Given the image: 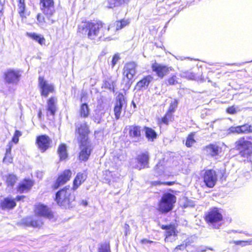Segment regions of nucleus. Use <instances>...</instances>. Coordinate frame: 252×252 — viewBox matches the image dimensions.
<instances>
[{
  "instance_id": "nucleus-1",
  "label": "nucleus",
  "mask_w": 252,
  "mask_h": 252,
  "mask_svg": "<svg viewBox=\"0 0 252 252\" xmlns=\"http://www.w3.org/2000/svg\"><path fill=\"white\" fill-rule=\"evenodd\" d=\"M75 133L79 144L80 152L79 159L81 161H87L93 150V147L88 139L89 127L86 123L76 124Z\"/></svg>"
},
{
  "instance_id": "nucleus-2",
  "label": "nucleus",
  "mask_w": 252,
  "mask_h": 252,
  "mask_svg": "<svg viewBox=\"0 0 252 252\" xmlns=\"http://www.w3.org/2000/svg\"><path fill=\"white\" fill-rule=\"evenodd\" d=\"M104 24L101 21L82 22L78 26V31L83 34L87 35L91 39H100L106 31Z\"/></svg>"
},
{
  "instance_id": "nucleus-3",
  "label": "nucleus",
  "mask_w": 252,
  "mask_h": 252,
  "mask_svg": "<svg viewBox=\"0 0 252 252\" xmlns=\"http://www.w3.org/2000/svg\"><path fill=\"white\" fill-rule=\"evenodd\" d=\"M72 189L69 187H65L56 193L55 200L58 205L62 208H70L71 203L75 200Z\"/></svg>"
},
{
  "instance_id": "nucleus-4",
  "label": "nucleus",
  "mask_w": 252,
  "mask_h": 252,
  "mask_svg": "<svg viewBox=\"0 0 252 252\" xmlns=\"http://www.w3.org/2000/svg\"><path fill=\"white\" fill-rule=\"evenodd\" d=\"M249 138L241 137L235 143V149L244 157H250V161L252 164V142Z\"/></svg>"
},
{
  "instance_id": "nucleus-5",
  "label": "nucleus",
  "mask_w": 252,
  "mask_h": 252,
  "mask_svg": "<svg viewBox=\"0 0 252 252\" xmlns=\"http://www.w3.org/2000/svg\"><path fill=\"white\" fill-rule=\"evenodd\" d=\"M176 202V197L170 193H164L161 198L158 205V210L162 213H166L171 211Z\"/></svg>"
},
{
  "instance_id": "nucleus-6",
  "label": "nucleus",
  "mask_w": 252,
  "mask_h": 252,
  "mask_svg": "<svg viewBox=\"0 0 252 252\" xmlns=\"http://www.w3.org/2000/svg\"><path fill=\"white\" fill-rule=\"evenodd\" d=\"M40 4L41 9L49 21V24H53L55 21L53 18L55 13L53 0H40Z\"/></svg>"
},
{
  "instance_id": "nucleus-7",
  "label": "nucleus",
  "mask_w": 252,
  "mask_h": 252,
  "mask_svg": "<svg viewBox=\"0 0 252 252\" xmlns=\"http://www.w3.org/2000/svg\"><path fill=\"white\" fill-rule=\"evenodd\" d=\"M222 219L223 217L220 210L218 208L211 209L205 217L206 221L215 228H219L220 224L219 223Z\"/></svg>"
},
{
  "instance_id": "nucleus-8",
  "label": "nucleus",
  "mask_w": 252,
  "mask_h": 252,
  "mask_svg": "<svg viewBox=\"0 0 252 252\" xmlns=\"http://www.w3.org/2000/svg\"><path fill=\"white\" fill-rule=\"evenodd\" d=\"M137 65L134 62H130L126 64L124 67L123 83H126V87L128 89L132 84V80L136 73Z\"/></svg>"
},
{
  "instance_id": "nucleus-9",
  "label": "nucleus",
  "mask_w": 252,
  "mask_h": 252,
  "mask_svg": "<svg viewBox=\"0 0 252 252\" xmlns=\"http://www.w3.org/2000/svg\"><path fill=\"white\" fill-rule=\"evenodd\" d=\"M38 85L40 89L41 95L44 97H47L49 93H53L54 87L51 84H49L42 77L38 78Z\"/></svg>"
},
{
  "instance_id": "nucleus-10",
  "label": "nucleus",
  "mask_w": 252,
  "mask_h": 252,
  "mask_svg": "<svg viewBox=\"0 0 252 252\" xmlns=\"http://www.w3.org/2000/svg\"><path fill=\"white\" fill-rule=\"evenodd\" d=\"M126 106V101L124 95L120 94L116 98V102L114 107V111L116 120L119 119L123 108Z\"/></svg>"
},
{
  "instance_id": "nucleus-11",
  "label": "nucleus",
  "mask_w": 252,
  "mask_h": 252,
  "mask_svg": "<svg viewBox=\"0 0 252 252\" xmlns=\"http://www.w3.org/2000/svg\"><path fill=\"white\" fill-rule=\"evenodd\" d=\"M141 127L132 125L128 126V135L133 142H139L142 139Z\"/></svg>"
},
{
  "instance_id": "nucleus-12",
  "label": "nucleus",
  "mask_w": 252,
  "mask_h": 252,
  "mask_svg": "<svg viewBox=\"0 0 252 252\" xmlns=\"http://www.w3.org/2000/svg\"><path fill=\"white\" fill-rule=\"evenodd\" d=\"M51 142V139L46 135H41L36 138V143L42 152H44L50 147Z\"/></svg>"
},
{
  "instance_id": "nucleus-13",
  "label": "nucleus",
  "mask_w": 252,
  "mask_h": 252,
  "mask_svg": "<svg viewBox=\"0 0 252 252\" xmlns=\"http://www.w3.org/2000/svg\"><path fill=\"white\" fill-rule=\"evenodd\" d=\"M204 182L209 188H213L216 184L217 178L216 172L213 170H208L204 174Z\"/></svg>"
},
{
  "instance_id": "nucleus-14",
  "label": "nucleus",
  "mask_w": 252,
  "mask_h": 252,
  "mask_svg": "<svg viewBox=\"0 0 252 252\" xmlns=\"http://www.w3.org/2000/svg\"><path fill=\"white\" fill-rule=\"evenodd\" d=\"M21 75L19 71L10 69L5 73V80L9 84H17Z\"/></svg>"
},
{
  "instance_id": "nucleus-15",
  "label": "nucleus",
  "mask_w": 252,
  "mask_h": 252,
  "mask_svg": "<svg viewBox=\"0 0 252 252\" xmlns=\"http://www.w3.org/2000/svg\"><path fill=\"white\" fill-rule=\"evenodd\" d=\"M137 164L135 165L134 168L139 170L148 167L149 156L147 152L139 155L136 158Z\"/></svg>"
},
{
  "instance_id": "nucleus-16",
  "label": "nucleus",
  "mask_w": 252,
  "mask_h": 252,
  "mask_svg": "<svg viewBox=\"0 0 252 252\" xmlns=\"http://www.w3.org/2000/svg\"><path fill=\"white\" fill-rule=\"evenodd\" d=\"M152 68L153 71L155 72L157 75L161 78L168 74L170 70H172L171 67H167L157 63H154L152 66Z\"/></svg>"
},
{
  "instance_id": "nucleus-17",
  "label": "nucleus",
  "mask_w": 252,
  "mask_h": 252,
  "mask_svg": "<svg viewBox=\"0 0 252 252\" xmlns=\"http://www.w3.org/2000/svg\"><path fill=\"white\" fill-rule=\"evenodd\" d=\"M35 213L38 216H43L51 219L53 218V214L47 206L39 204L35 206Z\"/></svg>"
},
{
  "instance_id": "nucleus-18",
  "label": "nucleus",
  "mask_w": 252,
  "mask_h": 252,
  "mask_svg": "<svg viewBox=\"0 0 252 252\" xmlns=\"http://www.w3.org/2000/svg\"><path fill=\"white\" fill-rule=\"evenodd\" d=\"M22 223L26 226L32 227H40L43 222L38 219V217H28L22 220Z\"/></svg>"
},
{
  "instance_id": "nucleus-19",
  "label": "nucleus",
  "mask_w": 252,
  "mask_h": 252,
  "mask_svg": "<svg viewBox=\"0 0 252 252\" xmlns=\"http://www.w3.org/2000/svg\"><path fill=\"white\" fill-rule=\"evenodd\" d=\"M71 174V172L70 170H64L63 172L57 179L55 184V188H58L61 185L65 184L70 179Z\"/></svg>"
},
{
  "instance_id": "nucleus-20",
  "label": "nucleus",
  "mask_w": 252,
  "mask_h": 252,
  "mask_svg": "<svg viewBox=\"0 0 252 252\" xmlns=\"http://www.w3.org/2000/svg\"><path fill=\"white\" fill-rule=\"evenodd\" d=\"M153 80V77L151 75L145 76L142 79L137 82L136 88L138 90L146 89L150 82Z\"/></svg>"
},
{
  "instance_id": "nucleus-21",
  "label": "nucleus",
  "mask_w": 252,
  "mask_h": 252,
  "mask_svg": "<svg viewBox=\"0 0 252 252\" xmlns=\"http://www.w3.org/2000/svg\"><path fill=\"white\" fill-rule=\"evenodd\" d=\"M57 99L56 97H50L47 102V110L52 116H54L57 111Z\"/></svg>"
},
{
  "instance_id": "nucleus-22",
  "label": "nucleus",
  "mask_w": 252,
  "mask_h": 252,
  "mask_svg": "<svg viewBox=\"0 0 252 252\" xmlns=\"http://www.w3.org/2000/svg\"><path fill=\"white\" fill-rule=\"evenodd\" d=\"M204 150L207 155L214 157L219 155L220 149L218 145L211 144L204 148Z\"/></svg>"
},
{
  "instance_id": "nucleus-23",
  "label": "nucleus",
  "mask_w": 252,
  "mask_h": 252,
  "mask_svg": "<svg viewBox=\"0 0 252 252\" xmlns=\"http://www.w3.org/2000/svg\"><path fill=\"white\" fill-rule=\"evenodd\" d=\"M15 200L9 197L5 198L0 203L2 209H12L16 206Z\"/></svg>"
},
{
  "instance_id": "nucleus-24",
  "label": "nucleus",
  "mask_w": 252,
  "mask_h": 252,
  "mask_svg": "<svg viewBox=\"0 0 252 252\" xmlns=\"http://www.w3.org/2000/svg\"><path fill=\"white\" fill-rule=\"evenodd\" d=\"M32 186L33 183L31 180L26 179L19 184L18 189L22 193L30 189Z\"/></svg>"
},
{
  "instance_id": "nucleus-25",
  "label": "nucleus",
  "mask_w": 252,
  "mask_h": 252,
  "mask_svg": "<svg viewBox=\"0 0 252 252\" xmlns=\"http://www.w3.org/2000/svg\"><path fill=\"white\" fill-rule=\"evenodd\" d=\"M86 179V175L84 174L79 173L73 181V189H77L78 187Z\"/></svg>"
},
{
  "instance_id": "nucleus-26",
  "label": "nucleus",
  "mask_w": 252,
  "mask_h": 252,
  "mask_svg": "<svg viewBox=\"0 0 252 252\" xmlns=\"http://www.w3.org/2000/svg\"><path fill=\"white\" fill-rule=\"evenodd\" d=\"M27 35L32 39L37 42L41 45L45 44V39L41 34L35 32H30L27 33Z\"/></svg>"
},
{
  "instance_id": "nucleus-27",
  "label": "nucleus",
  "mask_w": 252,
  "mask_h": 252,
  "mask_svg": "<svg viewBox=\"0 0 252 252\" xmlns=\"http://www.w3.org/2000/svg\"><path fill=\"white\" fill-rule=\"evenodd\" d=\"M12 144L9 143L6 149L5 156L3 159V162L6 164H9L12 162L13 158L11 156V148Z\"/></svg>"
},
{
  "instance_id": "nucleus-28",
  "label": "nucleus",
  "mask_w": 252,
  "mask_h": 252,
  "mask_svg": "<svg viewBox=\"0 0 252 252\" xmlns=\"http://www.w3.org/2000/svg\"><path fill=\"white\" fill-rule=\"evenodd\" d=\"M90 108L86 103H82L79 109V115L83 118H87L90 114Z\"/></svg>"
},
{
  "instance_id": "nucleus-29",
  "label": "nucleus",
  "mask_w": 252,
  "mask_h": 252,
  "mask_svg": "<svg viewBox=\"0 0 252 252\" xmlns=\"http://www.w3.org/2000/svg\"><path fill=\"white\" fill-rule=\"evenodd\" d=\"M145 135L149 141H154L157 138V134L156 131L151 128L145 126L144 127Z\"/></svg>"
},
{
  "instance_id": "nucleus-30",
  "label": "nucleus",
  "mask_w": 252,
  "mask_h": 252,
  "mask_svg": "<svg viewBox=\"0 0 252 252\" xmlns=\"http://www.w3.org/2000/svg\"><path fill=\"white\" fill-rule=\"evenodd\" d=\"M58 153L61 160L65 159L67 157L66 146L65 144H61L58 148Z\"/></svg>"
},
{
  "instance_id": "nucleus-31",
  "label": "nucleus",
  "mask_w": 252,
  "mask_h": 252,
  "mask_svg": "<svg viewBox=\"0 0 252 252\" xmlns=\"http://www.w3.org/2000/svg\"><path fill=\"white\" fill-rule=\"evenodd\" d=\"M6 183L8 187H12L17 180V177L12 174H8L6 177Z\"/></svg>"
},
{
  "instance_id": "nucleus-32",
  "label": "nucleus",
  "mask_w": 252,
  "mask_h": 252,
  "mask_svg": "<svg viewBox=\"0 0 252 252\" xmlns=\"http://www.w3.org/2000/svg\"><path fill=\"white\" fill-rule=\"evenodd\" d=\"M194 132H192L188 136L186 141V146L187 147H191L196 142L194 138Z\"/></svg>"
},
{
  "instance_id": "nucleus-33",
  "label": "nucleus",
  "mask_w": 252,
  "mask_h": 252,
  "mask_svg": "<svg viewBox=\"0 0 252 252\" xmlns=\"http://www.w3.org/2000/svg\"><path fill=\"white\" fill-rule=\"evenodd\" d=\"M129 23L128 20H122L120 21H117L116 26V30L118 31L122 29Z\"/></svg>"
},
{
  "instance_id": "nucleus-34",
  "label": "nucleus",
  "mask_w": 252,
  "mask_h": 252,
  "mask_svg": "<svg viewBox=\"0 0 252 252\" xmlns=\"http://www.w3.org/2000/svg\"><path fill=\"white\" fill-rule=\"evenodd\" d=\"M109 8H113L119 6L123 3V0H107Z\"/></svg>"
},
{
  "instance_id": "nucleus-35",
  "label": "nucleus",
  "mask_w": 252,
  "mask_h": 252,
  "mask_svg": "<svg viewBox=\"0 0 252 252\" xmlns=\"http://www.w3.org/2000/svg\"><path fill=\"white\" fill-rule=\"evenodd\" d=\"M178 104V101L177 99H174L171 100L169 109L168 110V112L171 113L172 114L175 112L176 108L177 107Z\"/></svg>"
},
{
  "instance_id": "nucleus-36",
  "label": "nucleus",
  "mask_w": 252,
  "mask_h": 252,
  "mask_svg": "<svg viewBox=\"0 0 252 252\" xmlns=\"http://www.w3.org/2000/svg\"><path fill=\"white\" fill-rule=\"evenodd\" d=\"M172 118V114L167 112L165 116L161 119V122L165 125H168L170 121H171Z\"/></svg>"
},
{
  "instance_id": "nucleus-37",
  "label": "nucleus",
  "mask_w": 252,
  "mask_h": 252,
  "mask_svg": "<svg viewBox=\"0 0 252 252\" xmlns=\"http://www.w3.org/2000/svg\"><path fill=\"white\" fill-rule=\"evenodd\" d=\"M227 134L232 133L240 134L241 130L240 126H231L227 130Z\"/></svg>"
},
{
  "instance_id": "nucleus-38",
  "label": "nucleus",
  "mask_w": 252,
  "mask_h": 252,
  "mask_svg": "<svg viewBox=\"0 0 252 252\" xmlns=\"http://www.w3.org/2000/svg\"><path fill=\"white\" fill-rule=\"evenodd\" d=\"M98 252H110L109 244L107 242L101 244L98 249Z\"/></svg>"
},
{
  "instance_id": "nucleus-39",
  "label": "nucleus",
  "mask_w": 252,
  "mask_h": 252,
  "mask_svg": "<svg viewBox=\"0 0 252 252\" xmlns=\"http://www.w3.org/2000/svg\"><path fill=\"white\" fill-rule=\"evenodd\" d=\"M180 75L182 77H185L190 80H193L195 77V74L190 71L182 72Z\"/></svg>"
},
{
  "instance_id": "nucleus-40",
  "label": "nucleus",
  "mask_w": 252,
  "mask_h": 252,
  "mask_svg": "<svg viewBox=\"0 0 252 252\" xmlns=\"http://www.w3.org/2000/svg\"><path fill=\"white\" fill-rule=\"evenodd\" d=\"M167 82V84L169 85H175L179 83L178 78L176 75H172L171 77H169Z\"/></svg>"
},
{
  "instance_id": "nucleus-41",
  "label": "nucleus",
  "mask_w": 252,
  "mask_h": 252,
  "mask_svg": "<svg viewBox=\"0 0 252 252\" xmlns=\"http://www.w3.org/2000/svg\"><path fill=\"white\" fill-rule=\"evenodd\" d=\"M166 238H168V237L172 236H173L174 237L177 236L175 229L172 226L170 227V228L166 231Z\"/></svg>"
},
{
  "instance_id": "nucleus-42",
  "label": "nucleus",
  "mask_w": 252,
  "mask_h": 252,
  "mask_svg": "<svg viewBox=\"0 0 252 252\" xmlns=\"http://www.w3.org/2000/svg\"><path fill=\"white\" fill-rule=\"evenodd\" d=\"M195 238L196 237L194 236H191L190 237L187 238L184 241L186 246H187L188 245H189L191 243H193L194 242Z\"/></svg>"
},
{
  "instance_id": "nucleus-43",
  "label": "nucleus",
  "mask_w": 252,
  "mask_h": 252,
  "mask_svg": "<svg viewBox=\"0 0 252 252\" xmlns=\"http://www.w3.org/2000/svg\"><path fill=\"white\" fill-rule=\"evenodd\" d=\"M21 132L19 130H16L14 135L12 138V141L15 143H17L19 141V137L21 135Z\"/></svg>"
},
{
  "instance_id": "nucleus-44",
  "label": "nucleus",
  "mask_w": 252,
  "mask_h": 252,
  "mask_svg": "<svg viewBox=\"0 0 252 252\" xmlns=\"http://www.w3.org/2000/svg\"><path fill=\"white\" fill-rule=\"evenodd\" d=\"M37 20L39 24L42 25L46 21L44 17L40 14H38L37 15Z\"/></svg>"
},
{
  "instance_id": "nucleus-45",
  "label": "nucleus",
  "mask_w": 252,
  "mask_h": 252,
  "mask_svg": "<svg viewBox=\"0 0 252 252\" xmlns=\"http://www.w3.org/2000/svg\"><path fill=\"white\" fill-rule=\"evenodd\" d=\"M19 13L21 17L24 16V11L25 10V4H18Z\"/></svg>"
},
{
  "instance_id": "nucleus-46",
  "label": "nucleus",
  "mask_w": 252,
  "mask_h": 252,
  "mask_svg": "<svg viewBox=\"0 0 252 252\" xmlns=\"http://www.w3.org/2000/svg\"><path fill=\"white\" fill-rule=\"evenodd\" d=\"M120 59V56L118 54H116L113 57L112 61V66H114Z\"/></svg>"
},
{
  "instance_id": "nucleus-47",
  "label": "nucleus",
  "mask_w": 252,
  "mask_h": 252,
  "mask_svg": "<svg viewBox=\"0 0 252 252\" xmlns=\"http://www.w3.org/2000/svg\"><path fill=\"white\" fill-rule=\"evenodd\" d=\"M241 133H248V124H245L242 126H240Z\"/></svg>"
},
{
  "instance_id": "nucleus-48",
  "label": "nucleus",
  "mask_w": 252,
  "mask_h": 252,
  "mask_svg": "<svg viewBox=\"0 0 252 252\" xmlns=\"http://www.w3.org/2000/svg\"><path fill=\"white\" fill-rule=\"evenodd\" d=\"M93 120L95 123L99 124L101 121V117L99 115H96L94 116Z\"/></svg>"
},
{
  "instance_id": "nucleus-49",
  "label": "nucleus",
  "mask_w": 252,
  "mask_h": 252,
  "mask_svg": "<svg viewBox=\"0 0 252 252\" xmlns=\"http://www.w3.org/2000/svg\"><path fill=\"white\" fill-rule=\"evenodd\" d=\"M226 111L228 113L231 114H234L236 112L235 108L234 106H231V107H228Z\"/></svg>"
},
{
  "instance_id": "nucleus-50",
  "label": "nucleus",
  "mask_w": 252,
  "mask_h": 252,
  "mask_svg": "<svg viewBox=\"0 0 252 252\" xmlns=\"http://www.w3.org/2000/svg\"><path fill=\"white\" fill-rule=\"evenodd\" d=\"M233 243L237 245H240L242 246H246V244H245V241H233Z\"/></svg>"
},
{
  "instance_id": "nucleus-51",
  "label": "nucleus",
  "mask_w": 252,
  "mask_h": 252,
  "mask_svg": "<svg viewBox=\"0 0 252 252\" xmlns=\"http://www.w3.org/2000/svg\"><path fill=\"white\" fill-rule=\"evenodd\" d=\"M207 250V248L206 247H204V246H201V247H198L197 248V252H206Z\"/></svg>"
},
{
  "instance_id": "nucleus-52",
  "label": "nucleus",
  "mask_w": 252,
  "mask_h": 252,
  "mask_svg": "<svg viewBox=\"0 0 252 252\" xmlns=\"http://www.w3.org/2000/svg\"><path fill=\"white\" fill-rule=\"evenodd\" d=\"M25 197L23 195H22V196H17L16 198V200L17 201H20L21 200H22L23 198H24Z\"/></svg>"
},
{
  "instance_id": "nucleus-53",
  "label": "nucleus",
  "mask_w": 252,
  "mask_h": 252,
  "mask_svg": "<svg viewBox=\"0 0 252 252\" xmlns=\"http://www.w3.org/2000/svg\"><path fill=\"white\" fill-rule=\"evenodd\" d=\"M245 244L246 245H252V239L248 241H245Z\"/></svg>"
},
{
  "instance_id": "nucleus-54",
  "label": "nucleus",
  "mask_w": 252,
  "mask_h": 252,
  "mask_svg": "<svg viewBox=\"0 0 252 252\" xmlns=\"http://www.w3.org/2000/svg\"><path fill=\"white\" fill-rule=\"evenodd\" d=\"M248 132H252V125H248Z\"/></svg>"
},
{
  "instance_id": "nucleus-55",
  "label": "nucleus",
  "mask_w": 252,
  "mask_h": 252,
  "mask_svg": "<svg viewBox=\"0 0 252 252\" xmlns=\"http://www.w3.org/2000/svg\"><path fill=\"white\" fill-rule=\"evenodd\" d=\"M170 226H171L169 225H162L161 228L163 229H166L167 230L170 228Z\"/></svg>"
},
{
  "instance_id": "nucleus-56",
  "label": "nucleus",
  "mask_w": 252,
  "mask_h": 252,
  "mask_svg": "<svg viewBox=\"0 0 252 252\" xmlns=\"http://www.w3.org/2000/svg\"><path fill=\"white\" fill-rule=\"evenodd\" d=\"M180 250V245H178L176 246V247L174 249V251L175 252H178V250Z\"/></svg>"
},
{
  "instance_id": "nucleus-57",
  "label": "nucleus",
  "mask_w": 252,
  "mask_h": 252,
  "mask_svg": "<svg viewBox=\"0 0 252 252\" xmlns=\"http://www.w3.org/2000/svg\"><path fill=\"white\" fill-rule=\"evenodd\" d=\"M19 4H25V0H18Z\"/></svg>"
},
{
  "instance_id": "nucleus-58",
  "label": "nucleus",
  "mask_w": 252,
  "mask_h": 252,
  "mask_svg": "<svg viewBox=\"0 0 252 252\" xmlns=\"http://www.w3.org/2000/svg\"><path fill=\"white\" fill-rule=\"evenodd\" d=\"M186 246L184 244L180 245V250H184L186 248Z\"/></svg>"
},
{
  "instance_id": "nucleus-59",
  "label": "nucleus",
  "mask_w": 252,
  "mask_h": 252,
  "mask_svg": "<svg viewBox=\"0 0 252 252\" xmlns=\"http://www.w3.org/2000/svg\"><path fill=\"white\" fill-rule=\"evenodd\" d=\"M142 242L143 243H151V242L147 239H144V240H142Z\"/></svg>"
},
{
  "instance_id": "nucleus-60",
  "label": "nucleus",
  "mask_w": 252,
  "mask_h": 252,
  "mask_svg": "<svg viewBox=\"0 0 252 252\" xmlns=\"http://www.w3.org/2000/svg\"><path fill=\"white\" fill-rule=\"evenodd\" d=\"M129 225H128V224H125V228H126V234H127V229L128 228H129Z\"/></svg>"
},
{
  "instance_id": "nucleus-61",
  "label": "nucleus",
  "mask_w": 252,
  "mask_h": 252,
  "mask_svg": "<svg viewBox=\"0 0 252 252\" xmlns=\"http://www.w3.org/2000/svg\"><path fill=\"white\" fill-rule=\"evenodd\" d=\"M82 204L84 205V206H87V204H88V202L87 201H84V200H83L82 201Z\"/></svg>"
},
{
  "instance_id": "nucleus-62",
  "label": "nucleus",
  "mask_w": 252,
  "mask_h": 252,
  "mask_svg": "<svg viewBox=\"0 0 252 252\" xmlns=\"http://www.w3.org/2000/svg\"><path fill=\"white\" fill-rule=\"evenodd\" d=\"M162 184H164V185H172V183L171 182H166V183H163Z\"/></svg>"
},
{
  "instance_id": "nucleus-63",
  "label": "nucleus",
  "mask_w": 252,
  "mask_h": 252,
  "mask_svg": "<svg viewBox=\"0 0 252 252\" xmlns=\"http://www.w3.org/2000/svg\"><path fill=\"white\" fill-rule=\"evenodd\" d=\"M129 0H123V2H126V1H128Z\"/></svg>"
},
{
  "instance_id": "nucleus-64",
  "label": "nucleus",
  "mask_w": 252,
  "mask_h": 252,
  "mask_svg": "<svg viewBox=\"0 0 252 252\" xmlns=\"http://www.w3.org/2000/svg\"><path fill=\"white\" fill-rule=\"evenodd\" d=\"M235 232H238V233H242V231H234Z\"/></svg>"
}]
</instances>
